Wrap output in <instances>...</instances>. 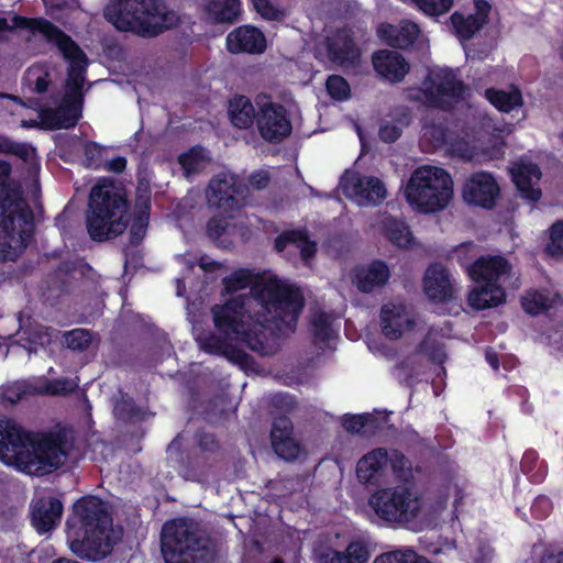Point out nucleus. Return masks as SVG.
I'll return each instance as SVG.
<instances>
[{"instance_id": "nucleus-46", "label": "nucleus", "mask_w": 563, "mask_h": 563, "mask_svg": "<svg viewBox=\"0 0 563 563\" xmlns=\"http://www.w3.org/2000/svg\"><path fill=\"white\" fill-rule=\"evenodd\" d=\"M329 96L336 101L347 100L351 96V88L347 80L340 75H330L325 81Z\"/></svg>"}, {"instance_id": "nucleus-32", "label": "nucleus", "mask_w": 563, "mask_h": 563, "mask_svg": "<svg viewBox=\"0 0 563 563\" xmlns=\"http://www.w3.org/2000/svg\"><path fill=\"white\" fill-rule=\"evenodd\" d=\"M21 338L19 344L24 347L29 354L37 353V347L45 349L53 341L55 330L43 324L34 323L27 328L20 329Z\"/></svg>"}, {"instance_id": "nucleus-11", "label": "nucleus", "mask_w": 563, "mask_h": 563, "mask_svg": "<svg viewBox=\"0 0 563 563\" xmlns=\"http://www.w3.org/2000/svg\"><path fill=\"white\" fill-rule=\"evenodd\" d=\"M466 90L467 86L457 78L453 69L443 68L424 78L420 92L428 107L446 109L452 102L462 100Z\"/></svg>"}, {"instance_id": "nucleus-4", "label": "nucleus", "mask_w": 563, "mask_h": 563, "mask_svg": "<svg viewBox=\"0 0 563 563\" xmlns=\"http://www.w3.org/2000/svg\"><path fill=\"white\" fill-rule=\"evenodd\" d=\"M111 517L107 505L93 496L82 497L74 505L67 520L69 548L80 558L96 560L111 551L108 531Z\"/></svg>"}, {"instance_id": "nucleus-56", "label": "nucleus", "mask_w": 563, "mask_h": 563, "mask_svg": "<svg viewBox=\"0 0 563 563\" xmlns=\"http://www.w3.org/2000/svg\"><path fill=\"white\" fill-rule=\"evenodd\" d=\"M150 180L145 176L140 175L136 187V207H139L142 211H147L150 209Z\"/></svg>"}, {"instance_id": "nucleus-38", "label": "nucleus", "mask_w": 563, "mask_h": 563, "mask_svg": "<svg viewBox=\"0 0 563 563\" xmlns=\"http://www.w3.org/2000/svg\"><path fill=\"white\" fill-rule=\"evenodd\" d=\"M383 420L372 413L345 415L342 418V426L347 432L369 437L383 427Z\"/></svg>"}, {"instance_id": "nucleus-31", "label": "nucleus", "mask_w": 563, "mask_h": 563, "mask_svg": "<svg viewBox=\"0 0 563 563\" xmlns=\"http://www.w3.org/2000/svg\"><path fill=\"white\" fill-rule=\"evenodd\" d=\"M505 288L498 284H485L468 295V303L477 310L496 307L505 301Z\"/></svg>"}, {"instance_id": "nucleus-15", "label": "nucleus", "mask_w": 563, "mask_h": 563, "mask_svg": "<svg viewBox=\"0 0 563 563\" xmlns=\"http://www.w3.org/2000/svg\"><path fill=\"white\" fill-rule=\"evenodd\" d=\"M256 126L264 141H284L292 132L289 112L277 102H267L260 107Z\"/></svg>"}, {"instance_id": "nucleus-47", "label": "nucleus", "mask_w": 563, "mask_h": 563, "mask_svg": "<svg viewBox=\"0 0 563 563\" xmlns=\"http://www.w3.org/2000/svg\"><path fill=\"white\" fill-rule=\"evenodd\" d=\"M92 341V334L85 329H75L64 334L65 345L74 351L87 350Z\"/></svg>"}, {"instance_id": "nucleus-26", "label": "nucleus", "mask_w": 563, "mask_h": 563, "mask_svg": "<svg viewBox=\"0 0 563 563\" xmlns=\"http://www.w3.org/2000/svg\"><path fill=\"white\" fill-rule=\"evenodd\" d=\"M63 504L54 497H42L31 505L32 523L38 532H48L59 522Z\"/></svg>"}, {"instance_id": "nucleus-8", "label": "nucleus", "mask_w": 563, "mask_h": 563, "mask_svg": "<svg viewBox=\"0 0 563 563\" xmlns=\"http://www.w3.org/2000/svg\"><path fill=\"white\" fill-rule=\"evenodd\" d=\"M128 202L112 186H95L89 197L87 230L95 241H104L124 232L129 224Z\"/></svg>"}, {"instance_id": "nucleus-27", "label": "nucleus", "mask_w": 563, "mask_h": 563, "mask_svg": "<svg viewBox=\"0 0 563 563\" xmlns=\"http://www.w3.org/2000/svg\"><path fill=\"white\" fill-rule=\"evenodd\" d=\"M377 33L379 38L388 46L399 49L411 47L417 41L420 29L411 21H402L399 25L382 23Z\"/></svg>"}, {"instance_id": "nucleus-1", "label": "nucleus", "mask_w": 563, "mask_h": 563, "mask_svg": "<svg viewBox=\"0 0 563 563\" xmlns=\"http://www.w3.org/2000/svg\"><path fill=\"white\" fill-rule=\"evenodd\" d=\"M303 308L300 291L276 278L267 279L250 295H241L212 307L216 333L199 334L201 350L245 365L249 355L242 346L262 356L277 352L276 336L294 332Z\"/></svg>"}, {"instance_id": "nucleus-29", "label": "nucleus", "mask_w": 563, "mask_h": 563, "mask_svg": "<svg viewBox=\"0 0 563 563\" xmlns=\"http://www.w3.org/2000/svg\"><path fill=\"white\" fill-rule=\"evenodd\" d=\"M228 114L231 123L239 129H249L257 120L252 101L244 95H235L229 100Z\"/></svg>"}, {"instance_id": "nucleus-20", "label": "nucleus", "mask_w": 563, "mask_h": 563, "mask_svg": "<svg viewBox=\"0 0 563 563\" xmlns=\"http://www.w3.org/2000/svg\"><path fill=\"white\" fill-rule=\"evenodd\" d=\"M271 442L275 453L285 461L299 456L300 445L294 437V427L286 416L276 417L271 429Z\"/></svg>"}, {"instance_id": "nucleus-41", "label": "nucleus", "mask_w": 563, "mask_h": 563, "mask_svg": "<svg viewBox=\"0 0 563 563\" xmlns=\"http://www.w3.org/2000/svg\"><path fill=\"white\" fill-rule=\"evenodd\" d=\"M466 556L471 563H490L494 549L485 537L476 536L467 542Z\"/></svg>"}, {"instance_id": "nucleus-14", "label": "nucleus", "mask_w": 563, "mask_h": 563, "mask_svg": "<svg viewBox=\"0 0 563 563\" xmlns=\"http://www.w3.org/2000/svg\"><path fill=\"white\" fill-rule=\"evenodd\" d=\"M468 274L475 282L498 284L504 288L517 289L519 277L511 271V265L503 256H482L468 268Z\"/></svg>"}, {"instance_id": "nucleus-30", "label": "nucleus", "mask_w": 563, "mask_h": 563, "mask_svg": "<svg viewBox=\"0 0 563 563\" xmlns=\"http://www.w3.org/2000/svg\"><path fill=\"white\" fill-rule=\"evenodd\" d=\"M389 276L388 266L382 261H375L368 267L357 271L355 280L361 291L369 292L376 287L384 286Z\"/></svg>"}, {"instance_id": "nucleus-12", "label": "nucleus", "mask_w": 563, "mask_h": 563, "mask_svg": "<svg viewBox=\"0 0 563 563\" xmlns=\"http://www.w3.org/2000/svg\"><path fill=\"white\" fill-rule=\"evenodd\" d=\"M343 194L361 207L376 206L386 198L384 183L374 176L345 174L341 180Z\"/></svg>"}, {"instance_id": "nucleus-40", "label": "nucleus", "mask_w": 563, "mask_h": 563, "mask_svg": "<svg viewBox=\"0 0 563 563\" xmlns=\"http://www.w3.org/2000/svg\"><path fill=\"white\" fill-rule=\"evenodd\" d=\"M383 230L388 240L398 247H409L413 243L412 233L402 220L387 217L383 221Z\"/></svg>"}, {"instance_id": "nucleus-55", "label": "nucleus", "mask_w": 563, "mask_h": 563, "mask_svg": "<svg viewBox=\"0 0 563 563\" xmlns=\"http://www.w3.org/2000/svg\"><path fill=\"white\" fill-rule=\"evenodd\" d=\"M254 10L265 20L277 21L284 15L277 7L273 4L271 0H251Z\"/></svg>"}, {"instance_id": "nucleus-61", "label": "nucleus", "mask_w": 563, "mask_h": 563, "mask_svg": "<svg viewBox=\"0 0 563 563\" xmlns=\"http://www.w3.org/2000/svg\"><path fill=\"white\" fill-rule=\"evenodd\" d=\"M224 282L227 289L234 291L247 286L249 275L243 271H239L232 274V276L225 278Z\"/></svg>"}, {"instance_id": "nucleus-64", "label": "nucleus", "mask_w": 563, "mask_h": 563, "mask_svg": "<svg viewBox=\"0 0 563 563\" xmlns=\"http://www.w3.org/2000/svg\"><path fill=\"white\" fill-rule=\"evenodd\" d=\"M539 563H563V550L547 549Z\"/></svg>"}, {"instance_id": "nucleus-6", "label": "nucleus", "mask_w": 563, "mask_h": 563, "mask_svg": "<svg viewBox=\"0 0 563 563\" xmlns=\"http://www.w3.org/2000/svg\"><path fill=\"white\" fill-rule=\"evenodd\" d=\"M161 542L166 563H209L214 556L207 532L190 519L166 522L162 528Z\"/></svg>"}, {"instance_id": "nucleus-48", "label": "nucleus", "mask_w": 563, "mask_h": 563, "mask_svg": "<svg viewBox=\"0 0 563 563\" xmlns=\"http://www.w3.org/2000/svg\"><path fill=\"white\" fill-rule=\"evenodd\" d=\"M416 7L429 16H440L449 12L453 0H412Z\"/></svg>"}, {"instance_id": "nucleus-9", "label": "nucleus", "mask_w": 563, "mask_h": 563, "mask_svg": "<svg viewBox=\"0 0 563 563\" xmlns=\"http://www.w3.org/2000/svg\"><path fill=\"white\" fill-rule=\"evenodd\" d=\"M405 196L420 212L443 210L453 197V180L440 167L421 166L411 174Z\"/></svg>"}, {"instance_id": "nucleus-2", "label": "nucleus", "mask_w": 563, "mask_h": 563, "mask_svg": "<svg viewBox=\"0 0 563 563\" xmlns=\"http://www.w3.org/2000/svg\"><path fill=\"white\" fill-rule=\"evenodd\" d=\"M71 444L66 433H29L0 419V459L30 475H43L64 464Z\"/></svg>"}, {"instance_id": "nucleus-25", "label": "nucleus", "mask_w": 563, "mask_h": 563, "mask_svg": "<svg viewBox=\"0 0 563 563\" xmlns=\"http://www.w3.org/2000/svg\"><path fill=\"white\" fill-rule=\"evenodd\" d=\"M510 174L522 198L530 201H538L541 198V189L538 187L541 172L536 164L519 161L510 167Z\"/></svg>"}, {"instance_id": "nucleus-5", "label": "nucleus", "mask_w": 563, "mask_h": 563, "mask_svg": "<svg viewBox=\"0 0 563 563\" xmlns=\"http://www.w3.org/2000/svg\"><path fill=\"white\" fill-rule=\"evenodd\" d=\"M104 16L118 30L152 38L180 23L179 15L161 0H114Z\"/></svg>"}, {"instance_id": "nucleus-16", "label": "nucleus", "mask_w": 563, "mask_h": 563, "mask_svg": "<svg viewBox=\"0 0 563 563\" xmlns=\"http://www.w3.org/2000/svg\"><path fill=\"white\" fill-rule=\"evenodd\" d=\"M240 188L236 177L229 173H220L213 176L206 190L208 203L223 212L234 211L241 208L242 202L238 197Z\"/></svg>"}, {"instance_id": "nucleus-36", "label": "nucleus", "mask_w": 563, "mask_h": 563, "mask_svg": "<svg viewBox=\"0 0 563 563\" xmlns=\"http://www.w3.org/2000/svg\"><path fill=\"white\" fill-rule=\"evenodd\" d=\"M206 12L217 23H233L241 14V0H209Z\"/></svg>"}, {"instance_id": "nucleus-13", "label": "nucleus", "mask_w": 563, "mask_h": 563, "mask_svg": "<svg viewBox=\"0 0 563 563\" xmlns=\"http://www.w3.org/2000/svg\"><path fill=\"white\" fill-rule=\"evenodd\" d=\"M11 21L12 31L20 29L42 34L47 42L56 45L64 58L82 49L70 35L44 18H26L14 14Z\"/></svg>"}, {"instance_id": "nucleus-45", "label": "nucleus", "mask_w": 563, "mask_h": 563, "mask_svg": "<svg viewBox=\"0 0 563 563\" xmlns=\"http://www.w3.org/2000/svg\"><path fill=\"white\" fill-rule=\"evenodd\" d=\"M311 323L314 340L329 345L335 338L331 327L330 316L324 312H316L312 317Z\"/></svg>"}, {"instance_id": "nucleus-3", "label": "nucleus", "mask_w": 563, "mask_h": 563, "mask_svg": "<svg viewBox=\"0 0 563 563\" xmlns=\"http://www.w3.org/2000/svg\"><path fill=\"white\" fill-rule=\"evenodd\" d=\"M11 165L0 161V261H15L33 232V212L20 186L8 184Z\"/></svg>"}, {"instance_id": "nucleus-24", "label": "nucleus", "mask_w": 563, "mask_h": 563, "mask_svg": "<svg viewBox=\"0 0 563 563\" xmlns=\"http://www.w3.org/2000/svg\"><path fill=\"white\" fill-rule=\"evenodd\" d=\"M227 47L233 54H261L266 49V38L260 29L242 25L228 34Z\"/></svg>"}, {"instance_id": "nucleus-17", "label": "nucleus", "mask_w": 563, "mask_h": 563, "mask_svg": "<svg viewBox=\"0 0 563 563\" xmlns=\"http://www.w3.org/2000/svg\"><path fill=\"white\" fill-rule=\"evenodd\" d=\"M462 196L467 203L492 209L499 196V186L492 174L477 172L465 181Z\"/></svg>"}, {"instance_id": "nucleus-19", "label": "nucleus", "mask_w": 563, "mask_h": 563, "mask_svg": "<svg viewBox=\"0 0 563 563\" xmlns=\"http://www.w3.org/2000/svg\"><path fill=\"white\" fill-rule=\"evenodd\" d=\"M325 48L328 59L340 67H353L360 62L361 52L350 30L339 29L328 36Z\"/></svg>"}, {"instance_id": "nucleus-50", "label": "nucleus", "mask_w": 563, "mask_h": 563, "mask_svg": "<svg viewBox=\"0 0 563 563\" xmlns=\"http://www.w3.org/2000/svg\"><path fill=\"white\" fill-rule=\"evenodd\" d=\"M344 555L346 563H367L371 551L364 542L353 541L346 547Z\"/></svg>"}, {"instance_id": "nucleus-34", "label": "nucleus", "mask_w": 563, "mask_h": 563, "mask_svg": "<svg viewBox=\"0 0 563 563\" xmlns=\"http://www.w3.org/2000/svg\"><path fill=\"white\" fill-rule=\"evenodd\" d=\"M112 404L115 419L123 423H136L146 416V411L136 406L134 400L121 390L113 395Z\"/></svg>"}, {"instance_id": "nucleus-62", "label": "nucleus", "mask_w": 563, "mask_h": 563, "mask_svg": "<svg viewBox=\"0 0 563 563\" xmlns=\"http://www.w3.org/2000/svg\"><path fill=\"white\" fill-rule=\"evenodd\" d=\"M316 563H346L344 552L325 549L318 553Z\"/></svg>"}, {"instance_id": "nucleus-43", "label": "nucleus", "mask_w": 563, "mask_h": 563, "mask_svg": "<svg viewBox=\"0 0 563 563\" xmlns=\"http://www.w3.org/2000/svg\"><path fill=\"white\" fill-rule=\"evenodd\" d=\"M373 563H431L411 548H400L377 555Z\"/></svg>"}, {"instance_id": "nucleus-60", "label": "nucleus", "mask_w": 563, "mask_h": 563, "mask_svg": "<svg viewBox=\"0 0 563 563\" xmlns=\"http://www.w3.org/2000/svg\"><path fill=\"white\" fill-rule=\"evenodd\" d=\"M147 225V211H142L141 214L134 220L131 227V239L132 242L137 244L145 235Z\"/></svg>"}, {"instance_id": "nucleus-51", "label": "nucleus", "mask_w": 563, "mask_h": 563, "mask_svg": "<svg viewBox=\"0 0 563 563\" xmlns=\"http://www.w3.org/2000/svg\"><path fill=\"white\" fill-rule=\"evenodd\" d=\"M545 251L552 256L563 255V221L555 222L550 228V238Z\"/></svg>"}, {"instance_id": "nucleus-22", "label": "nucleus", "mask_w": 563, "mask_h": 563, "mask_svg": "<svg viewBox=\"0 0 563 563\" xmlns=\"http://www.w3.org/2000/svg\"><path fill=\"white\" fill-rule=\"evenodd\" d=\"M474 7V13L464 15L455 11L450 18L460 40H471L488 22L492 4L487 0H475Z\"/></svg>"}, {"instance_id": "nucleus-23", "label": "nucleus", "mask_w": 563, "mask_h": 563, "mask_svg": "<svg viewBox=\"0 0 563 563\" xmlns=\"http://www.w3.org/2000/svg\"><path fill=\"white\" fill-rule=\"evenodd\" d=\"M374 70L385 80L398 84L404 80L410 70L409 63L395 51L379 49L372 56Z\"/></svg>"}, {"instance_id": "nucleus-53", "label": "nucleus", "mask_w": 563, "mask_h": 563, "mask_svg": "<svg viewBox=\"0 0 563 563\" xmlns=\"http://www.w3.org/2000/svg\"><path fill=\"white\" fill-rule=\"evenodd\" d=\"M396 375L397 378L406 384L411 383V378L415 374H417L418 362L416 355H410L405 357L401 362H399L396 366Z\"/></svg>"}, {"instance_id": "nucleus-28", "label": "nucleus", "mask_w": 563, "mask_h": 563, "mask_svg": "<svg viewBox=\"0 0 563 563\" xmlns=\"http://www.w3.org/2000/svg\"><path fill=\"white\" fill-rule=\"evenodd\" d=\"M275 250L279 253L287 251L289 254L299 252L306 263L314 256L317 246L302 231H285L275 240Z\"/></svg>"}, {"instance_id": "nucleus-10", "label": "nucleus", "mask_w": 563, "mask_h": 563, "mask_svg": "<svg viewBox=\"0 0 563 563\" xmlns=\"http://www.w3.org/2000/svg\"><path fill=\"white\" fill-rule=\"evenodd\" d=\"M368 505L382 520L405 525L419 517L423 500L415 488L399 485L377 490L368 499Z\"/></svg>"}, {"instance_id": "nucleus-18", "label": "nucleus", "mask_w": 563, "mask_h": 563, "mask_svg": "<svg viewBox=\"0 0 563 563\" xmlns=\"http://www.w3.org/2000/svg\"><path fill=\"white\" fill-rule=\"evenodd\" d=\"M423 291L433 302H448L456 297V287L450 272L440 263L431 264L422 280Z\"/></svg>"}, {"instance_id": "nucleus-33", "label": "nucleus", "mask_w": 563, "mask_h": 563, "mask_svg": "<svg viewBox=\"0 0 563 563\" xmlns=\"http://www.w3.org/2000/svg\"><path fill=\"white\" fill-rule=\"evenodd\" d=\"M388 461L389 456L386 449L379 448L367 453L357 463L356 474L358 479L364 483L374 481Z\"/></svg>"}, {"instance_id": "nucleus-49", "label": "nucleus", "mask_w": 563, "mask_h": 563, "mask_svg": "<svg viewBox=\"0 0 563 563\" xmlns=\"http://www.w3.org/2000/svg\"><path fill=\"white\" fill-rule=\"evenodd\" d=\"M449 147L448 152L452 156L459 157L465 162L479 163V150L472 143H446Z\"/></svg>"}, {"instance_id": "nucleus-42", "label": "nucleus", "mask_w": 563, "mask_h": 563, "mask_svg": "<svg viewBox=\"0 0 563 563\" xmlns=\"http://www.w3.org/2000/svg\"><path fill=\"white\" fill-rule=\"evenodd\" d=\"M440 338L442 336L437 330L430 329L424 340L420 343L419 350L431 361L442 364L446 358V353Z\"/></svg>"}, {"instance_id": "nucleus-7", "label": "nucleus", "mask_w": 563, "mask_h": 563, "mask_svg": "<svg viewBox=\"0 0 563 563\" xmlns=\"http://www.w3.org/2000/svg\"><path fill=\"white\" fill-rule=\"evenodd\" d=\"M64 59L68 62V68L63 100L56 108L40 112L41 124L47 130L74 128L82 117L84 85L89 59L82 49Z\"/></svg>"}, {"instance_id": "nucleus-35", "label": "nucleus", "mask_w": 563, "mask_h": 563, "mask_svg": "<svg viewBox=\"0 0 563 563\" xmlns=\"http://www.w3.org/2000/svg\"><path fill=\"white\" fill-rule=\"evenodd\" d=\"M485 98L493 104L498 111L509 113L516 108L522 106V93L517 86L511 85L510 90L487 88L485 90Z\"/></svg>"}, {"instance_id": "nucleus-63", "label": "nucleus", "mask_w": 563, "mask_h": 563, "mask_svg": "<svg viewBox=\"0 0 563 563\" xmlns=\"http://www.w3.org/2000/svg\"><path fill=\"white\" fill-rule=\"evenodd\" d=\"M25 388L22 384L15 383L3 390V399L11 405L16 404L25 395Z\"/></svg>"}, {"instance_id": "nucleus-21", "label": "nucleus", "mask_w": 563, "mask_h": 563, "mask_svg": "<svg viewBox=\"0 0 563 563\" xmlns=\"http://www.w3.org/2000/svg\"><path fill=\"white\" fill-rule=\"evenodd\" d=\"M415 325V318L402 305H384L380 310L382 333L389 340H398Z\"/></svg>"}, {"instance_id": "nucleus-39", "label": "nucleus", "mask_w": 563, "mask_h": 563, "mask_svg": "<svg viewBox=\"0 0 563 563\" xmlns=\"http://www.w3.org/2000/svg\"><path fill=\"white\" fill-rule=\"evenodd\" d=\"M207 233L210 239L227 246L233 242L236 235L242 236L236 224L231 223L228 218L213 217L207 223Z\"/></svg>"}, {"instance_id": "nucleus-52", "label": "nucleus", "mask_w": 563, "mask_h": 563, "mask_svg": "<svg viewBox=\"0 0 563 563\" xmlns=\"http://www.w3.org/2000/svg\"><path fill=\"white\" fill-rule=\"evenodd\" d=\"M78 151L84 153L82 165L88 168H96L101 163L102 147L98 143H78Z\"/></svg>"}, {"instance_id": "nucleus-58", "label": "nucleus", "mask_w": 563, "mask_h": 563, "mask_svg": "<svg viewBox=\"0 0 563 563\" xmlns=\"http://www.w3.org/2000/svg\"><path fill=\"white\" fill-rule=\"evenodd\" d=\"M479 150V163L500 159L504 157V145L505 143H481Z\"/></svg>"}, {"instance_id": "nucleus-54", "label": "nucleus", "mask_w": 563, "mask_h": 563, "mask_svg": "<svg viewBox=\"0 0 563 563\" xmlns=\"http://www.w3.org/2000/svg\"><path fill=\"white\" fill-rule=\"evenodd\" d=\"M77 387L78 383L73 378H58L47 382L44 391L51 395H67Z\"/></svg>"}, {"instance_id": "nucleus-59", "label": "nucleus", "mask_w": 563, "mask_h": 563, "mask_svg": "<svg viewBox=\"0 0 563 563\" xmlns=\"http://www.w3.org/2000/svg\"><path fill=\"white\" fill-rule=\"evenodd\" d=\"M0 151L13 152L20 156L24 162H32L34 158V150L23 143H0Z\"/></svg>"}, {"instance_id": "nucleus-44", "label": "nucleus", "mask_w": 563, "mask_h": 563, "mask_svg": "<svg viewBox=\"0 0 563 563\" xmlns=\"http://www.w3.org/2000/svg\"><path fill=\"white\" fill-rule=\"evenodd\" d=\"M552 302L553 299L548 292L538 290L528 291L521 299L522 308L530 314H539L548 310Z\"/></svg>"}, {"instance_id": "nucleus-57", "label": "nucleus", "mask_w": 563, "mask_h": 563, "mask_svg": "<svg viewBox=\"0 0 563 563\" xmlns=\"http://www.w3.org/2000/svg\"><path fill=\"white\" fill-rule=\"evenodd\" d=\"M272 489L278 490V496H286L296 492L300 486V478L298 476L269 481L267 484Z\"/></svg>"}, {"instance_id": "nucleus-37", "label": "nucleus", "mask_w": 563, "mask_h": 563, "mask_svg": "<svg viewBox=\"0 0 563 563\" xmlns=\"http://www.w3.org/2000/svg\"><path fill=\"white\" fill-rule=\"evenodd\" d=\"M211 162L212 157L209 151L200 144L190 147L189 151L178 156V163L187 176L202 172Z\"/></svg>"}]
</instances>
